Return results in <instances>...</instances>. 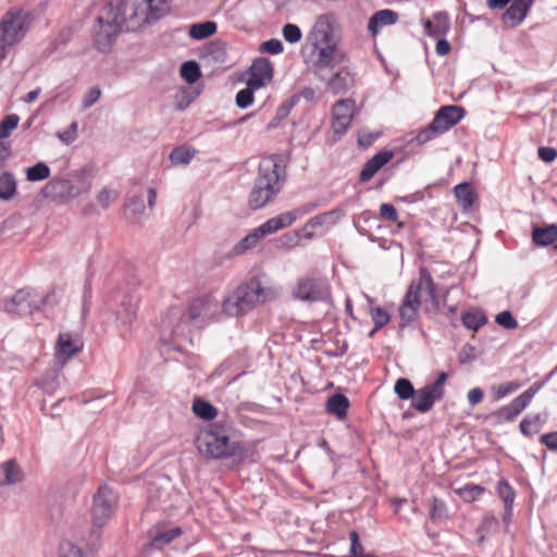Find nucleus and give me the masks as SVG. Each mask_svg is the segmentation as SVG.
I'll return each instance as SVG.
<instances>
[{
	"instance_id": "1",
	"label": "nucleus",
	"mask_w": 557,
	"mask_h": 557,
	"mask_svg": "<svg viewBox=\"0 0 557 557\" xmlns=\"http://www.w3.org/2000/svg\"><path fill=\"white\" fill-rule=\"evenodd\" d=\"M307 41L311 51L305 62L314 75L324 76L335 63H343L345 53L339 47L341 28L334 13L317 16Z\"/></svg>"
},
{
	"instance_id": "2",
	"label": "nucleus",
	"mask_w": 557,
	"mask_h": 557,
	"mask_svg": "<svg viewBox=\"0 0 557 557\" xmlns=\"http://www.w3.org/2000/svg\"><path fill=\"white\" fill-rule=\"evenodd\" d=\"M212 315V304L203 298L189 305H176L168 309L161 319L160 339L180 349L184 342L191 343V332L206 325Z\"/></svg>"
},
{
	"instance_id": "3",
	"label": "nucleus",
	"mask_w": 557,
	"mask_h": 557,
	"mask_svg": "<svg viewBox=\"0 0 557 557\" xmlns=\"http://www.w3.org/2000/svg\"><path fill=\"white\" fill-rule=\"evenodd\" d=\"M423 293L428 296L424 300V311L426 313L435 314L442 307L446 306L448 290L440 292L429 270L421 268L419 271V280L410 283L405 298L399 306L398 312L401 326L409 325L417 320Z\"/></svg>"
},
{
	"instance_id": "4",
	"label": "nucleus",
	"mask_w": 557,
	"mask_h": 557,
	"mask_svg": "<svg viewBox=\"0 0 557 557\" xmlns=\"http://www.w3.org/2000/svg\"><path fill=\"white\" fill-rule=\"evenodd\" d=\"M276 297L277 290L264 277L253 276L226 296L222 308L230 317H240Z\"/></svg>"
},
{
	"instance_id": "5",
	"label": "nucleus",
	"mask_w": 557,
	"mask_h": 557,
	"mask_svg": "<svg viewBox=\"0 0 557 557\" xmlns=\"http://www.w3.org/2000/svg\"><path fill=\"white\" fill-rule=\"evenodd\" d=\"M126 15L129 20L137 16L135 3L120 2L117 5L106 4L96 18L94 41L99 51H108L114 44L117 35L123 29L131 27L126 24Z\"/></svg>"
},
{
	"instance_id": "6",
	"label": "nucleus",
	"mask_w": 557,
	"mask_h": 557,
	"mask_svg": "<svg viewBox=\"0 0 557 557\" xmlns=\"http://www.w3.org/2000/svg\"><path fill=\"white\" fill-rule=\"evenodd\" d=\"M196 445L198 451L210 459H242L245 455L243 445L237 441H232L227 431L215 424L200 432Z\"/></svg>"
},
{
	"instance_id": "7",
	"label": "nucleus",
	"mask_w": 557,
	"mask_h": 557,
	"mask_svg": "<svg viewBox=\"0 0 557 557\" xmlns=\"http://www.w3.org/2000/svg\"><path fill=\"white\" fill-rule=\"evenodd\" d=\"M281 188L278 164L273 159L261 161L259 174L249 195V206L253 210L263 208L280 193Z\"/></svg>"
},
{
	"instance_id": "8",
	"label": "nucleus",
	"mask_w": 557,
	"mask_h": 557,
	"mask_svg": "<svg viewBox=\"0 0 557 557\" xmlns=\"http://www.w3.org/2000/svg\"><path fill=\"white\" fill-rule=\"evenodd\" d=\"M90 186V181L83 175H75L73 180L54 177L45 185L42 195L46 198L65 201L88 191Z\"/></svg>"
},
{
	"instance_id": "9",
	"label": "nucleus",
	"mask_w": 557,
	"mask_h": 557,
	"mask_svg": "<svg viewBox=\"0 0 557 557\" xmlns=\"http://www.w3.org/2000/svg\"><path fill=\"white\" fill-rule=\"evenodd\" d=\"M292 296L300 301H325L330 298V287L322 277L304 276L297 281Z\"/></svg>"
},
{
	"instance_id": "10",
	"label": "nucleus",
	"mask_w": 557,
	"mask_h": 557,
	"mask_svg": "<svg viewBox=\"0 0 557 557\" xmlns=\"http://www.w3.org/2000/svg\"><path fill=\"white\" fill-rule=\"evenodd\" d=\"M446 381V372H441L433 383L416 389V394L411 399L412 408L419 412H426L431 410L435 401L443 398Z\"/></svg>"
},
{
	"instance_id": "11",
	"label": "nucleus",
	"mask_w": 557,
	"mask_h": 557,
	"mask_svg": "<svg viewBox=\"0 0 557 557\" xmlns=\"http://www.w3.org/2000/svg\"><path fill=\"white\" fill-rule=\"evenodd\" d=\"M44 298L34 289L23 288L5 301L4 310L9 314L25 317L38 310Z\"/></svg>"
},
{
	"instance_id": "12",
	"label": "nucleus",
	"mask_w": 557,
	"mask_h": 557,
	"mask_svg": "<svg viewBox=\"0 0 557 557\" xmlns=\"http://www.w3.org/2000/svg\"><path fill=\"white\" fill-rule=\"evenodd\" d=\"M116 504L117 498L113 490H98L91 509L95 524L102 525L112 516Z\"/></svg>"
},
{
	"instance_id": "13",
	"label": "nucleus",
	"mask_w": 557,
	"mask_h": 557,
	"mask_svg": "<svg viewBox=\"0 0 557 557\" xmlns=\"http://www.w3.org/2000/svg\"><path fill=\"white\" fill-rule=\"evenodd\" d=\"M342 63H335L329 69L324 76L315 75L319 79L326 83L330 91L334 95L346 92L354 85V76Z\"/></svg>"
},
{
	"instance_id": "14",
	"label": "nucleus",
	"mask_w": 557,
	"mask_h": 557,
	"mask_svg": "<svg viewBox=\"0 0 557 557\" xmlns=\"http://www.w3.org/2000/svg\"><path fill=\"white\" fill-rule=\"evenodd\" d=\"M355 111V101L351 99L338 100L332 110V128L334 133L342 136L348 129Z\"/></svg>"
},
{
	"instance_id": "15",
	"label": "nucleus",
	"mask_w": 557,
	"mask_h": 557,
	"mask_svg": "<svg viewBox=\"0 0 557 557\" xmlns=\"http://www.w3.org/2000/svg\"><path fill=\"white\" fill-rule=\"evenodd\" d=\"M465 109L458 106H444L435 114L433 122L442 134L450 129L465 116Z\"/></svg>"
},
{
	"instance_id": "16",
	"label": "nucleus",
	"mask_w": 557,
	"mask_h": 557,
	"mask_svg": "<svg viewBox=\"0 0 557 557\" xmlns=\"http://www.w3.org/2000/svg\"><path fill=\"white\" fill-rule=\"evenodd\" d=\"M273 77L272 63L265 58L256 59L249 69L248 86L259 87L265 85Z\"/></svg>"
},
{
	"instance_id": "17",
	"label": "nucleus",
	"mask_w": 557,
	"mask_h": 557,
	"mask_svg": "<svg viewBox=\"0 0 557 557\" xmlns=\"http://www.w3.org/2000/svg\"><path fill=\"white\" fill-rule=\"evenodd\" d=\"M537 391L539 386H531L528 388L521 395L516 397L509 405L503 407L498 411L499 417L505 421L513 420L522 410L529 406Z\"/></svg>"
},
{
	"instance_id": "18",
	"label": "nucleus",
	"mask_w": 557,
	"mask_h": 557,
	"mask_svg": "<svg viewBox=\"0 0 557 557\" xmlns=\"http://www.w3.org/2000/svg\"><path fill=\"white\" fill-rule=\"evenodd\" d=\"M345 215V212L339 209H333L320 214H317L308 220V222L305 224L302 231L306 233V238H312L313 234L311 232H308V230H313L317 227H325L326 230L333 227L335 224L338 223V221Z\"/></svg>"
},
{
	"instance_id": "19",
	"label": "nucleus",
	"mask_w": 557,
	"mask_h": 557,
	"mask_svg": "<svg viewBox=\"0 0 557 557\" xmlns=\"http://www.w3.org/2000/svg\"><path fill=\"white\" fill-rule=\"evenodd\" d=\"M183 534L180 527H172L168 529L166 523L159 522L152 529L150 546L156 549H162L171 544L174 540Z\"/></svg>"
},
{
	"instance_id": "20",
	"label": "nucleus",
	"mask_w": 557,
	"mask_h": 557,
	"mask_svg": "<svg viewBox=\"0 0 557 557\" xmlns=\"http://www.w3.org/2000/svg\"><path fill=\"white\" fill-rule=\"evenodd\" d=\"M534 0H513L503 13L502 20L508 27H516L527 17Z\"/></svg>"
},
{
	"instance_id": "21",
	"label": "nucleus",
	"mask_w": 557,
	"mask_h": 557,
	"mask_svg": "<svg viewBox=\"0 0 557 557\" xmlns=\"http://www.w3.org/2000/svg\"><path fill=\"white\" fill-rule=\"evenodd\" d=\"M393 156V152L389 150H382L375 153L364 163L360 172V182L370 181L379 170L392 160Z\"/></svg>"
},
{
	"instance_id": "22",
	"label": "nucleus",
	"mask_w": 557,
	"mask_h": 557,
	"mask_svg": "<svg viewBox=\"0 0 557 557\" xmlns=\"http://www.w3.org/2000/svg\"><path fill=\"white\" fill-rule=\"evenodd\" d=\"M424 32L426 35L440 38L447 34L450 28L449 16L446 12H436L432 18L423 22Z\"/></svg>"
},
{
	"instance_id": "23",
	"label": "nucleus",
	"mask_w": 557,
	"mask_h": 557,
	"mask_svg": "<svg viewBox=\"0 0 557 557\" xmlns=\"http://www.w3.org/2000/svg\"><path fill=\"white\" fill-rule=\"evenodd\" d=\"M83 343L78 337H73L70 333H61L58 338L57 355L59 359L66 361L75 354L81 351Z\"/></svg>"
},
{
	"instance_id": "24",
	"label": "nucleus",
	"mask_w": 557,
	"mask_h": 557,
	"mask_svg": "<svg viewBox=\"0 0 557 557\" xmlns=\"http://www.w3.org/2000/svg\"><path fill=\"white\" fill-rule=\"evenodd\" d=\"M294 222V213L284 212L262 223L260 226L257 227V231L261 238H263L268 235L274 234L280 230L292 225Z\"/></svg>"
},
{
	"instance_id": "25",
	"label": "nucleus",
	"mask_w": 557,
	"mask_h": 557,
	"mask_svg": "<svg viewBox=\"0 0 557 557\" xmlns=\"http://www.w3.org/2000/svg\"><path fill=\"white\" fill-rule=\"evenodd\" d=\"M557 240V225L533 226L532 242L537 247H546Z\"/></svg>"
},
{
	"instance_id": "26",
	"label": "nucleus",
	"mask_w": 557,
	"mask_h": 557,
	"mask_svg": "<svg viewBox=\"0 0 557 557\" xmlns=\"http://www.w3.org/2000/svg\"><path fill=\"white\" fill-rule=\"evenodd\" d=\"M398 14L392 10L385 9L376 12L369 21L368 28L373 34L377 33L380 28L393 25L397 22Z\"/></svg>"
},
{
	"instance_id": "27",
	"label": "nucleus",
	"mask_w": 557,
	"mask_h": 557,
	"mask_svg": "<svg viewBox=\"0 0 557 557\" xmlns=\"http://www.w3.org/2000/svg\"><path fill=\"white\" fill-rule=\"evenodd\" d=\"M146 2L147 15L145 21L148 23L162 18L171 10L169 0H146Z\"/></svg>"
},
{
	"instance_id": "28",
	"label": "nucleus",
	"mask_w": 557,
	"mask_h": 557,
	"mask_svg": "<svg viewBox=\"0 0 557 557\" xmlns=\"http://www.w3.org/2000/svg\"><path fill=\"white\" fill-rule=\"evenodd\" d=\"M457 201L462 210L467 211L473 207L475 194L469 183H460L454 188Z\"/></svg>"
},
{
	"instance_id": "29",
	"label": "nucleus",
	"mask_w": 557,
	"mask_h": 557,
	"mask_svg": "<svg viewBox=\"0 0 557 557\" xmlns=\"http://www.w3.org/2000/svg\"><path fill=\"white\" fill-rule=\"evenodd\" d=\"M0 471L4 476L3 483L8 485L18 484L23 480V472L14 459L3 462Z\"/></svg>"
},
{
	"instance_id": "30",
	"label": "nucleus",
	"mask_w": 557,
	"mask_h": 557,
	"mask_svg": "<svg viewBox=\"0 0 557 557\" xmlns=\"http://www.w3.org/2000/svg\"><path fill=\"white\" fill-rule=\"evenodd\" d=\"M202 57L214 63H224L227 58L226 44L221 40L210 42L205 48Z\"/></svg>"
},
{
	"instance_id": "31",
	"label": "nucleus",
	"mask_w": 557,
	"mask_h": 557,
	"mask_svg": "<svg viewBox=\"0 0 557 557\" xmlns=\"http://www.w3.org/2000/svg\"><path fill=\"white\" fill-rule=\"evenodd\" d=\"M17 183L11 172L0 174V200L9 201L16 195Z\"/></svg>"
},
{
	"instance_id": "32",
	"label": "nucleus",
	"mask_w": 557,
	"mask_h": 557,
	"mask_svg": "<svg viewBox=\"0 0 557 557\" xmlns=\"http://www.w3.org/2000/svg\"><path fill=\"white\" fill-rule=\"evenodd\" d=\"M348 407L349 400L343 394H334L326 401L327 411L335 414L338 419H344L347 416Z\"/></svg>"
},
{
	"instance_id": "33",
	"label": "nucleus",
	"mask_w": 557,
	"mask_h": 557,
	"mask_svg": "<svg viewBox=\"0 0 557 557\" xmlns=\"http://www.w3.org/2000/svg\"><path fill=\"white\" fill-rule=\"evenodd\" d=\"M216 23L213 21H207L203 23H196L189 27V36L193 39L201 40L208 38L216 33Z\"/></svg>"
},
{
	"instance_id": "34",
	"label": "nucleus",
	"mask_w": 557,
	"mask_h": 557,
	"mask_svg": "<svg viewBox=\"0 0 557 557\" xmlns=\"http://www.w3.org/2000/svg\"><path fill=\"white\" fill-rule=\"evenodd\" d=\"M137 302L132 298L125 297L121 307L116 312V319L121 321L124 325L129 324L136 315Z\"/></svg>"
},
{
	"instance_id": "35",
	"label": "nucleus",
	"mask_w": 557,
	"mask_h": 557,
	"mask_svg": "<svg viewBox=\"0 0 557 557\" xmlns=\"http://www.w3.org/2000/svg\"><path fill=\"white\" fill-rule=\"evenodd\" d=\"M260 240L261 236L257 228H255L233 247V253L236 256L243 255L256 247Z\"/></svg>"
},
{
	"instance_id": "36",
	"label": "nucleus",
	"mask_w": 557,
	"mask_h": 557,
	"mask_svg": "<svg viewBox=\"0 0 557 557\" xmlns=\"http://www.w3.org/2000/svg\"><path fill=\"white\" fill-rule=\"evenodd\" d=\"M193 411L197 417L203 420H212L218 414V409L213 405L200 398L194 400Z\"/></svg>"
},
{
	"instance_id": "37",
	"label": "nucleus",
	"mask_w": 557,
	"mask_h": 557,
	"mask_svg": "<svg viewBox=\"0 0 557 557\" xmlns=\"http://www.w3.org/2000/svg\"><path fill=\"white\" fill-rule=\"evenodd\" d=\"M461 320L463 325L472 331L479 330L487 322L486 315L480 310L465 312Z\"/></svg>"
},
{
	"instance_id": "38",
	"label": "nucleus",
	"mask_w": 557,
	"mask_h": 557,
	"mask_svg": "<svg viewBox=\"0 0 557 557\" xmlns=\"http://www.w3.org/2000/svg\"><path fill=\"white\" fill-rule=\"evenodd\" d=\"M146 207L141 196H134L125 206V213L128 219L137 221L144 213Z\"/></svg>"
},
{
	"instance_id": "39",
	"label": "nucleus",
	"mask_w": 557,
	"mask_h": 557,
	"mask_svg": "<svg viewBox=\"0 0 557 557\" xmlns=\"http://www.w3.org/2000/svg\"><path fill=\"white\" fill-rule=\"evenodd\" d=\"M195 156V150L187 146H180L174 148L170 153V160L173 164L186 165Z\"/></svg>"
},
{
	"instance_id": "40",
	"label": "nucleus",
	"mask_w": 557,
	"mask_h": 557,
	"mask_svg": "<svg viewBox=\"0 0 557 557\" xmlns=\"http://www.w3.org/2000/svg\"><path fill=\"white\" fill-rule=\"evenodd\" d=\"M28 182H39L50 176V168L45 162H37L35 165L25 170Z\"/></svg>"
},
{
	"instance_id": "41",
	"label": "nucleus",
	"mask_w": 557,
	"mask_h": 557,
	"mask_svg": "<svg viewBox=\"0 0 557 557\" xmlns=\"http://www.w3.org/2000/svg\"><path fill=\"white\" fill-rule=\"evenodd\" d=\"M181 76L188 83H196L200 76V67L196 61H186L181 65L180 70Z\"/></svg>"
},
{
	"instance_id": "42",
	"label": "nucleus",
	"mask_w": 557,
	"mask_h": 557,
	"mask_svg": "<svg viewBox=\"0 0 557 557\" xmlns=\"http://www.w3.org/2000/svg\"><path fill=\"white\" fill-rule=\"evenodd\" d=\"M543 421H544V419L542 418V416L540 413L534 414L532 417H525L520 422V431L524 435L536 434L540 431L541 424Z\"/></svg>"
},
{
	"instance_id": "43",
	"label": "nucleus",
	"mask_w": 557,
	"mask_h": 557,
	"mask_svg": "<svg viewBox=\"0 0 557 557\" xmlns=\"http://www.w3.org/2000/svg\"><path fill=\"white\" fill-rule=\"evenodd\" d=\"M394 391L397 396L403 400L412 399L416 394V389L412 383L408 379H398L395 383Z\"/></svg>"
},
{
	"instance_id": "44",
	"label": "nucleus",
	"mask_w": 557,
	"mask_h": 557,
	"mask_svg": "<svg viewBox=\"0 0 557 557\" xmlns=\"http://www.w3.org/2000/svg\"><path fill=\"white\" fill-rule=\"evenodd\" d=\"M259 89V87L248 86L244 89H240L236 95V104L240 109L248 108L253 102V91Z\"/></svg>"
},
{
	"instance_id": "45",
	"label": "nucleus",
	"mask_w": 557,
	"mask_h": 557,
	"mask_svg": "<svg viewBox=\"0 0 557 557\" xmlns=\"http://www.w3.org/2000/svg\"><path fill=\"white\" fill-rule=\"evenodd\" d=\"M371 318L374 323V329L371 331L370 335H373L374 332L386 325L389 321L388 313L381 307L371 309Z\"/></svg>"
},
{
	"instance_id": "46",
	"label": "nucleus",
	"mask_w": 557,
	"mask_h": 557,
	"mask_svg": "<svg viewBox=\"0 0 557 557\" xmlns=\"http://www.w3.org/2000/svg\"><path fill=\"white\" fill-rule=\"evenodd\" d=\"M18 116L15 114H10L5 116L0 123V139H4L9 137L10 133L16 128L18 124Z\"/></svg>"
},
{
	"instance_id": "47",
	"label": "nucleus",
	"mask_w": 557,
	"mask_h": 557,
	"mask_svg": "<svg viewBox=\"0 0 557 557\" xmlns=\"http://www.w3.org/2000/svg\"><path fill=\"white\" fill-rule=\"evenodd\" d=\"M282 33L284 39L289 44H296L300 41L302 37L301 29L296 24L292 23L284 25Z\"/></svg>"
},
{
	"instance_id": "48",
	"label": "nucleus",
	"mask_w": 557,
	"mask_h": 557,
	"mask_svg": "<svg viewBox=\"0 0 557 557\" xmlns=\"http://www.w3.org/2000/svg\"><path fill=\"white\" fill-rule=\"evenodd\" d=\"M520 386L521 385L517 382H506V383L493 386L492 391L495 395V398L500 399V398L505 397L506 395L517 391L518 388H520Z\"/></svg>"
},
{
	"instance_id": "49",
	"label": "nucleus",
	"mask_w": 557,
	"mask_h": 557,
	"mask_svg": "<svg viewBox=\"0 0 557 557\" xmlns=\"http://www.w3.org/2000/svg\"><path fill=\"white\" fill-rule=\"evenodd\" d=\"M495 322L506 330H515L518 326L517 320L510 311H502L495 317Z\"/></svg>"
},
{
	"instance_id": "50",
	"label": "nucleus",
	"mask_w": 557,
	"mask_h": 557,
	"mask_svg": "<svg viewBox=\"0 0 557 557\" xmlns=\"http://www.w3.org/2000/svg\"><path fill=\"white\" fill-rule=\"evenodd\" d=\"M441 134L442 133L437 131V127L434 125V122L432 121L426 128L419 132V134L416 136V140L418 141V144L423 145Z\"/></svg>"
},
{
	"instance_id": "51",
	"label": "nucleus",
	"mask_w": 557,
	"mask_h": 557,
	"mask_svg": "<svg viewBox=\"0 0 557 557\" xmlns=\"http://www.w3.org/2000/svg\"><path fill=\"white\" fill-rule=\"evenodd\" d=\"M59 557H84L81 547L71 542H63L60 545Z\"/></svg>"
},
{
	"instance_id": "52",
	"label": "nucleus",
	"mask_w": 557,
	"mask_h": 557,
	"mask_svg": "<svg viewBox=\"0 0 557 557\" xmlns=\"http://www.w3.org/2000/svg\"><path fill=\"white\" fill-rule=\"evenodd\" d=\"M116 198L117 194L107 187L102 188L97 195V201L103 209H107Z\"/></svg>"
},
{
	"instance_id": "53",
	"label": "nucleus",
	"mask_w": 557,
	"mask_h": 557,
	"mask_svg": "<svg viewBox=\"0 0 557 557\" xmlns=\"http://www.w3.org/2000/svg\"><path fill=\"white\" fill-rule=\"evenodd\" d=\"M77 122H72L67 129L59 132L57 136L62 143L70 145L77 138Z\"/></svg>"
},
{
	"instance_id": "54",
	"label": "nucleus",
	"mask_w": 557,
	"mask_h": 557,
	"mask_svg": "<svg viewBox=\"0 0 557 557\" xmlns=\"http://www.w3.org/2000/svg\"><path fill=\"white\" fill-rule=\"evenodd\" d=\"M283 44L280 39L272 38L267 41H263L260 46V51L270 53V54H278L283 51Z\"/></svg>"
},
{
	"instance_id": "55",
	"label": "nucleus",
	"mask_w": 557,
	"mask_h": 557,
	"mask_svg": "<svg viewBox=\"0 0 557 557\" xmlns=\"http://www.w3.org/2000/svg\"><path fill=\"white\" fill-rule=\"evenodd\" d=\"M499 492H500V497L504 502L505 511H506L505 516H504V520L508 521L511 516V506H512V503L515 499V493H513V490H499Z\"/></svg>"
},
{
	"instance_id": "56",
	"label": "nucleus",
	"mask_w": 557,
	"mask_h": 557,
	"mask_svg": "<svg viewBox=\"0 0 557 557\" xmlns=\"http://www.w3.org/2000/svg\"><path fill=\"white\" fill-rule=\"evenodd\" d=\"M101 90L99 87L94 86L87 90L83 98V108L87 109L91 106H94L100 98Z\"/></svg>"
},
{
	"instance_id": "57",
	"label": "nucleus",
	"mask_w": 557,
	"mask_h": 557,
	"mask_svg": "<svg viewBox=\"0 0 557 557\" xmlns=\"http://www.w3.org/2000/svg\"><path fill=\"white\" fill-rule=\"evenodd\" d=\"M380 214L386 221L396 222L398 220V213H397L396 208L389 203L381 205Z\"/></svg>"
},
{
	"instance_id": "58",
	"label": "nucleus",
	"mask_w": 557,
	"mask_h": 557,
	"mask_svg": "<svg viewBox=\"0 0 557 557\" xmlns=\"http://www.w3.org/2000/svg\"><path fill=\"white\" fill-rule=\"evenodd\" d=\"M431 519H442L445 517V506L444 503L438 500L437 498H433L432 507L430 512Z\"/></svg>"
},
{
	"instance_id": "59",
	"label": "nucleus",
	"mask_w": 557,
	"mask_h": 557,
	"mask_svg": "<svg viewBox=\"0 0 557 557\" xmlns=\"http://www.w3.org/2000/svg\"><path fill=\"white\" fill-rule=\"evenodd\" d=\"M537 153L540 159L546 163H550L557 158V150L553 147H541Z\"/></svg>"
},
{
	"instance_id": "60",
	"label": "nucleus",
	"mask_w": 557,
	"mask_h": 557,
	"mask_svg": "<svg viewBox=\"0 0 557 557\" xmlns=\"http://www.w3.org/2000/svg\"><path fill=\"white\" fill-rule=\"evenodd\" d=\"M315 207H317L315 202H307L292 211H287L286 213H294L295 221H296L298 218L304 216V215L308 214L309 212H311Z\"/></svg>"
},
{
	"instance_id": "61",
	"label": "nucleus",
	"mask_w": 557,
	"mask_h": 557,
	"mask_svg": "<svg viewBox=\"0 0 557 557\" xmlns=\"http://www.w3.org/2000/svg\"><path fill=\"white\" fill-rule=\"evenodd\" d=\"M541 443L550 450H557V431L543 434L541 436Z\"/></svg>"
},
{
	"instance_id": "62",
	"label": "nucleus",
	"mask_w": 557,
	"mask_h": 557,
	"mask_svg": "<svg viewBox=\"0 0 557 557\" xmlns=\"http://www.w3.org/2000/svg\"><path fill=\"white\" fill-rule=\"evenodd\" d=\"M458 495L466 502H473L484 490H456Z\"/></svg>"
},
{
	"instance_id": "63",
	"label": "nucleus",
	"mask_w": 557,
	"mask_h": 557,
	"mask_svg": "<svg viewBox=\"0 0 557 557\" xmlns=\"http://www.w3.org/2000/svg\"><path fill=\"white\" fill-rule=\"evenodd\" d=\"M483 396V391L479 387H474L468 392V401L472 407H474L482 401Z\"/></svg>"
},
{
	"instance_id": "64",
	"label": "nucleus",
	"mask_w": 557,
	"mask_h": 557,
	"mask_svg": "<svg viewBox=\"0 0 557 557\" xmlns=\"http://www.w3.org/2000/svg\"><path fill=\"white\" fill-rule=\"evenodd\" d=\"M11 157V146L0 141V169L3 168Z\"/></svg>"
}]
</instances>
